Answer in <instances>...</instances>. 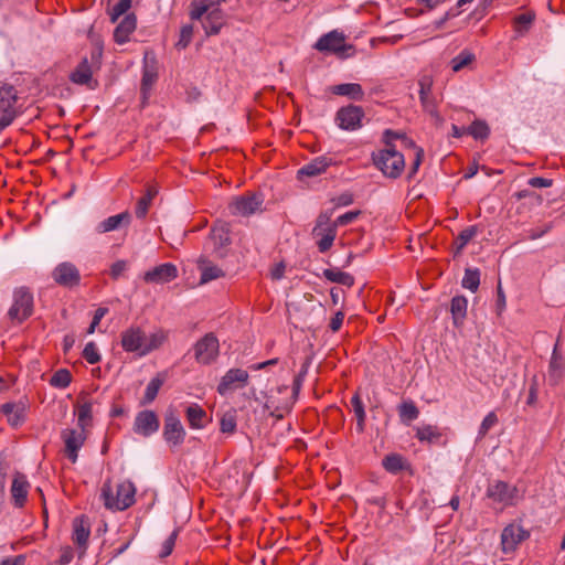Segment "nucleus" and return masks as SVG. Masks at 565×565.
I'll use <instances>...</instances> for the list:
<instances>
[{"mask_svg": "<svg viewBox=\"0 0 565 565\" xmlns=\"http://www.w3.org/2000/svg\"><path fill=\"white\" fill-rule=\"evenodd\" d=\"M331 92L338 96H347L353 100H362L364 98V90L358 83L338 84L331 87Z\"/></svg>", "mask_w": 565, "mask_h": 565, "instance_id": "obj_34", "label": "nucleus"}, {"mask_svg": "<svg viewBox=\"0 0 565 565\" xmlns=\"http://www.w3.org/2000/svg\"><path fill=\"white\" fill-rule=\"evenodd\" d=\"M365 113L361 106L350 104L338 109L334 121L342 130L353 131L362 127Z\"/></svg>", "mask_w": 565, "mask_h": 565, "instance_id": "obj_10", "label": "nucleus"}, {"mask_svg": "<svg viewBox=\"0 0 565 565\" xmlns=\"http://www.w3.org/2000/svg\"><path fill=\"white\" fill-rule=\"evenodd\" d=\"M92 412L93 403L90 401H85L84 403L77 406V420L78 426L82 428V430H84L85 427L90 424Z\"/></svg>", "mask_w": 565, "mask_h": 565, "instance_id": "obj_49", "label": "nucleus"}, {"mask_svg": "<svg viewBox=\"0 0 565 565\" xmlns=\"http://www.w3.org/2000/svg\"><path fill=\"white\" fill-rule=\"evenodd\" d=\"M225 0H216L211 1V3H205L203 0L201 3L193 1L191 3L190 18L191 20H201L203 15L206 13L205 18L202 21V26L207 36L216 35L220 33L221 29L225 24V14L222 9L214 8L210 10L211 6L216 4L220 6L221 2Z\"/></svg>", "mask_w": 565, "mask_h": 565, "instance_id": "obj_1", "label": "nucleus"}, {"mask_svg": "<svg viewBox=\"0 0 565 565\" xmlns=\"http://www.w3.org/2000/svg\"><path fill=\"white\" fill-rule=\"evenodd\" d=\"M351 405L353 407V411H354V414L356 417L358 430L363 431L366 415H365L363 402L358 393L352 396Z\"/></svg>", "mask_w": 565, "mask_h": 565, "instance_id": "obj_47", "label": "nucleus"}, {"mask_svg": "<svg viewBox=\"0 0 565 565\" xmlns=\"http://www.w3.org/2000/svg\"><path fill=\"white\" fill-rule=\"evenodd\" d=\"M397 409L401 422L406 425L417 419L419 416V409L412 399L404 401L403 403H401Z\"/></svg>", "mask_w": 565, "mask_h": 565, "instance_id": "obj_39", "label": "nucleus"}, {"mask_svg": "<svg viewBox=\"0 0 565 565\" xmlns=\"http://www.w3.org/2000/svg\"><path fill=\"white\" fill-rule=\"evenodd\" d=\"M162 436L170 447H179L184 443L186 431L172 408L168 409L164 415Z\"/></svg>", "mask_w": 565, "mask_h": 565, "instance_id": "obj_7", "label": "nucleus"}, {"mask_svg": "<svg viewBox=\"0 0 565 565\" xmlns=\"http://www.w3.org/2000/svg\"><path fill=\"white\" fill-rule=\"evenodd\" d=\"M476 61V55L469 50H462L458 55H456L451 61V70L457 73L468 67Z\"/></svg>", "mask_w": 565, "mask_h": 565, "instance_id": "obj_42", "label": "nucleus"}, {"mask_svg": "<svg viewBox=\"0 0 565 565\" xmlns=\"http://www.w3.org/2000/svg\"><path fill=\"white\" fill-rule=\"evenodd\" d=\"M28 407L26 397H22L18 402H7L2 404V415L6 416L7 423L15 429L24 424Z\"/></svg>", "mask_w": 565, "mask_h": 565, "instance_id": "obj_19", "label": "nucleus"}, {"mask_svg": "<svg viewBox=\"0 0 565 565\" xmlns=\"http://www.w3.org/2000/svg\"><path fill=\"white\" fill-rule=\"evenodd\" d=\"M166 379L167 375L163 372L158 373L153 379H151L146 387L145 394L140 401V405H149L156 399L158 392L163 385Z\"/></svg>", "mask_w": 565, "mask_h": 565, "instance_id": "obj_37", "label": "nucleus"}, {"mask_svg": "<svg viewBox=\"0 0 565 565\" xmlns=\"http://www.w3.org/2000/svg\"><path fill=\"white\" fill-rule=\"evenodd\" d=\"M90 535V524L84 515L75 518L73 521L72 540L77 546L79 556H83L87 550L88 539Z\"/></svg>", "mask_w": 565, "mask_h": 565, "instance_id": "obj_22", "label": "nucleus"}, {"mask_svg": "<svg viewBox=\"0 0 565 565\" xmlns=\"http://www.w3.org/2000/svg\"><path fill=\"white\" fill-rule=\"evenodd\" d=\"M316 50L323 53H333L343 56L347 50L353 46L345 44V36L342 32L337 30L323 34L313 45Z\"/></svg>", "mask_w": 565, "mask_h": 565, "instance_id": "obj_13", "label": "nucleus"}, {"mask_svg": "<svg viewBox=\"0 0 565 565\" xmlns=\"http://www.w3.org/2000/svg\"><path fill=\"white\" fill-rule=\"evenodd\" d=\"M499 419L494 412H490L483 418L478 430V439H483L489 430L498 424Z\"/></svg>", "mask_w": 565, "mask_h": 565, "instance_id": "obj_53", "label": "nucleus"}, {"mask_svg": "<svg viewBox=\"0 0 565 565\" xmlns=\"http://www.w3.org/2000/svg\"><path fill=\"white\" fill-rule=\"evenodd\" d=\"M194 358L198 363L209 365L213 363L220 353L218 339L213 332L206 333L194 344Z\"/></svg>", "mask_w": 565, "mask_h": 565, "instance_id": "obj_9", "label": "nucleus"}, {"mask_svg": "<svg viewBox=\"0 0 565 565\" xmlns=\"http://www.w3.org/2000/svg\"><path fill=\"white\" fill-rule=\"evenodd\" d=\"M433 77L430 75H422L418 79L419 100L425 111L430 115L437 114V103L433 95Z\"/></svg>", "mask_w": 565, "mask_h": 565, "instance_id": "obj_24", "label": "nucleus"}, {"mask_svg": "<svg viewBox=\"0 0 565 565\" xmlns=\"http://www.w3.org/2000/svg\"><path fill=\"white\" fill-rule=\"evenodd\" d=\"M193 36V25L185 24L181 28L180 39L177 42V47L180 50H184L191 43Z\"/></svg>", "mask_w": 565, "mask_h": 565, "instance_id": "obj_55", "label": "nucleus"}, {"mask_svg": "<svg viewBox=\"0 0 565 565\" xmlns=\"http://www.w3.org/2000/svg\"><path fill=\"white\" fill-rule=\"evenodd\" d=\"M415 149V158L409 167V170L407 172L406 179L408 182L413 181L415 179V175L418 172V169L424 160V149L422 147H413Z\"/></svg>", "mask_w": 565, "mask_h": 565, "instance_id": "obj_52", "label": "nucleus"}, {"mask_svg": "<svg viewBox=\"0 0 565 565\" xmlns=\"http://www.w3.org/2000/svg\"><path fill=\"white\" fill-rule=\"evenodd\" d=\"M231 243L230 228L226 224L218 223L211 228L206 245L213 255L218 258L225 257Z\"/></svg>", "mask_w": 565, "mask_h": 565, "instance_id": "obj_12", "label": "nucleus"}, {"mask_svg": "<svg viewBox=\"0 0 565 565\" xmlns=\"http://www.w3.org/2000/svg\"><path fill=\"white\" fill-rule=\"evenodd\" d=\"M33 294L28 287H19L13 291V302L8 310L9 319L14 323H22L33 313Z\"/></svg>", "mask_w": 565, "mask_h": 565, "instance_id": "obj_5", "label": "nucleus"}, {"mask_svg": "<svg viewBox=\"0 0 565 565\" xmlns=\"http://www.w3.org/2000/svg\"><path fill=\"white\" fill-rule=\"evenodd\" d=\"M416 438L419 441H427L429 444L438 443L441 438V433L437 426L423 425L416 428Z\"/></svg>", "mask_w": 565, "mask_h": 565, "instance_id": "obj_41", "label": "nucleus"}, {"mask_svg": "<svg viewBox=\"0 0 565 565\" xmlns=\"http://www.w3.org/2000/svg\"><path fill=\"white\" fill-rule=\"evenodd\" d=\"M374 166L390 179H397L405 169L404 154L396 147H388L372 153Z\"/></svg>", "mask_w": 565, "mask_h": 565, "instance_id": "obj_2", "label": "nucleus"}, {"mask_svg": "<svg viewBox=\"0 0 565 565\" xmlns=\"http://www.w3.org/2000/svg\"><path fill=\"white\" fill-rule=\"evenodd\" d=\"M52 278L57 285L66 288H73L81 284L79 270L70 262L58 264L52 271Z\"/></svg>", "mask_w": 565, "mask_h": 565, "instance_id": "obj_18", "label": "nucleus"}, {"mask_svg": "<svg viewBox=\"0 0 565 565\" xmlns=\"http://www.w3.org/2000/svg\"><path fill=\"white\" fill-rule=\"evenodd\" d=\"M74 557V551L71 546H63L60 551V557L57 563L60 565H67L72 562Z\"/></svg>", "mask_w": 565, "mask_h": 565, "instance_id": "obj_64", "label": "nucleus"}, {"mask_svg": "<svg viewBox=\"0 0 565 565\" xmlns=\"http://www.w3.org/2000/svg\"><path fill=\"white\" fill-rule=\"evenodd\" d=\"M136 488L132 482L124 481L117 486L116 495L113 494L111 487L105 483L102 488V498L107 509L113 511H124L135 503Z\"/></svg>", "mask_w": 565, "mask_h": 565, "instance_id": "obj_3", "label": "nucleus"}, {"mask_svg": "<svg viewBox=\"0 0 565 565\" xmlns=\"http://www.w3.org/2000/svg\"><path fill=\"white\" fill-rule=\"evenodd\" d=\"M63 439L65 444L66 457L72 462H75L78 457V450L82 448L85 441V436L83 431H77L75 429H66L63 431Z\"/></svg>", "mask_w": 565, "mask_h": 565, "instance_id": "obj_27", "label": "nucleus"}, {"mask_svg": "<svg viewBox=\"0 0 565 565\" xmlns=\"http://www.w3.org/2000/svg\"><path fill=\"white\" fill-rule=\"evenodd\" d=\"M158 194V188L154 184H148L145 194L137 201L135 214L137 218L143 220L152 204V200Z\"/></svg>", "mask_w": 565, "mask_h": 565, "instance_id": "obj_31", "label": "nucleus"}, {"mask_svg": "<svg viewBox=\"0 0 565 565\" xmlns=\"http://www.w3.org/2000/svg\"><path fill=\"white\" fill-rule=\"evenodd\" d=\"M478 234V226L471 225L462 230L454 241L455 255L461 254L467 244Z\"/></svg>", "mask_w": 565, "mask_h": 565, "instance_id": "obj_40", "label": "nucleus"}, {"mask_svg": "<svg viewBox=\"0 0 565 565\" xmlns=\"http://www.w3.org/2000/svg\"><path fill=\"white\" fill-rule=\"evenodd\" d=\"M237 415L235 409H230L223 414L220 420V430L223 434L232 435L236 431Z\"/></svg>", "mask_w": 565, "mask_h": 565, "instance_id": "obj_43", "label": "nucleus"}, {"mask_svg": "<svg viewBox=\"0 0 565 565\" xmlns=\"http://www.w3.org/2000/svg\"><path fill=\"white\" fill-rule=\"evenodd\" d=\"M137 19L134 13L126 14L120 23L116 26L114 39L117 43L122 44L128 41L130 34L136 30Z\"/></svg>", "mask_w": 565, "mask_h": 565, "instance_id": "obj_30", "label": "nucleus"}, {"mask_svg": "<svg viewBox=\"0 0 565 565\" xmlns=\"http://www.w3.org/2000/svg\"><path fill=\"white\" fill-rule=\"evenodd\" d=\"M334 209L321 211L312 228V236L318 238L317 246L320 253L328 252L337 237L338 226L331 221Z\"/></svg>", "mask_w": 565, "mask_h": 565, "instance_id": "obj_4", "label": "nucleus"}, {"mask_svg": "<svg viewBox=\"0 0 565 565\" xmlns=\"http://www.w3.org/2000/svg\"><path fill=\"white\" fill-rule=\"evenodd\" d=\"M120 338V344L124 351L142 356L141 352H143L146 348V332L140 327H130L124 330Z\"/></svg>", "mask_w": 565, "mask_h": 565, "instance_id": "obj_17", "label": "nucleus"}, {"mask_svg": "<svg viewBox=\"0 0 565 565\" xmlns=\"http://www.w3.org/2000/svg\"><path fill=\"white\" fill-rule=\"evenodd\" d=\"M360 214H361L360 210L349 211V212L340 215L339 217H337L334 220V223L338 227L347 226V225L353 223L359 217Z\"/></svg>", "mask_w": 565, "mask_h": 565, "instance_id": "obj_59", "label": "nucleus"}, {"mask_svg": "<svg viewBox=\"0 0 565 565\" xmlns=\"http://www.w3.org/2000/svg\"><path fill=\"white\" fill-rule=\"evenodd\" d=\"M163 342V335L159 333H152L150 337L146 335V348L141 355H147L150 352L157 350Z\"/></svg>", "mask_w": 565, "mask_h": 565, "instance_id": "obj_57", "label": "nucleus"}, {"mask_svg": "<svg viewBox=\"0 0 565 565\" xmlns=\"http://www.w3.org/2000/svg\"><path fill=\"white\" fill-rule=\"evenodd\" d=\"M331 164V159L327 158L324 156L317 157L307 164H305L301 169H299L298 174L299 175H306V177H317L321 173L326 172L328 167Z\"/></svg>", "mask_w": 565, "mask_h": 565, "instance_id": "obj_32", "label": "nucleus"}, {"mask_svg": "<svg viewBox=\"0 0 565 565\" xmlns=\"http://www.w3.org/2000/svg\"><path fill=\"white\" fill-rule=\"evenodd\" d=\"M178 277V269L172 263H164L153 267L143 275V280L148 284H166Z\"/></svg>", "mask_w": 565, "mask_h": 565, "instance_id": "obj_23", "label": "nucleus"}, {"mask_svg": "<svg viewBox=\"0 0 565 565\" xmlns=\"http://www.w3.org/2000/svg\"><path fill=\"white\" fill-rule=\"evenodd\" d=\"M558 347H559V339H557V341L553 348V352L551 355V360L548 363V370H547L548 382L553 386L559 384V382L563 379L564 372H565V359L562 355V353L559 352Z\"/></svg>", "mask_w": 565, "mask_h": 565, "instance_id": "obj_25", "label": "nucleus"}, {"mask_svg": "<svg viewBox=\"0 0 565 565\" xmlns=\"http://www.w3.org/2000/svg\"><path fill=\"white\" fill-rule=\"evenodd\" d=\"M178 535H179V529H175L170 535L169 537L163 542L162 544V548L159 553V556L161 558H164L167 556H169L173 548H174V545H175V541L178 539Z\"/></svg>", "mask_w": 565, "mask_h": 565, "instance_id": "obj_58", "label": "nucleus"}, {"mask_svg": "<svg viewBox=\"0 0 565 565\" xmlns=\"http://www.w3.org/2000/svg\"><path fill=\"white\" fill-rule=\"evenodd\" d=\"M263 203V194L246 193L234 198L228 204V210L234 216H250L262 209Z\"/></svg>", "mask_w": 565, "mask_h": 565, "instance_id": "obj_8", "label": "nucleus"}, {"mask_svg": "<svg viewBox=\"0 0 565 565\" xmlns=\"http://www.w3.org/2000/svg\"><path fill=\"white\" fill-rule=\"evenodd\" d=\"M128 263L126 260H117L115 262L109 270V275L113 279H118L122 273L127 269Z\"/></svg>", "mask_w": 565, "mask_h": 565, "instance_id": "obj_63", "label": "nucleus"}, {"mask_svg": "<svg viewBox=\"0 0 565 565\" xmlns=\"http://www.w3.org/2000/svg\"><path fill=\"white\" fill-rule=\"evenodd\" d=\"M468 300L465 296H455L450 302V312L456 327L462 326L467 316Z\"/></svg>", "mask_w": 565, "mask_h": 565, "instance_id": "obj_36", "label": "nucleus"}, {"mask_svg": "<svg viewBox=\"0 0 565 565\" xmlns=\"http://www.w3.org/2000/svg\"><path fill=\"white\" fill-rule=\"evenodd\" d=\"M130 8L131 0H119V2L113 7L109 13L110 21L116 22L121 15L126 14Z\"/></svg>", "mask_w": 565, "mask_h": 565, "instance_id": "obj_54", "label": "nucleus"}, {"mask_svg": "<svg viewBox=\"0 0 565 565\" xmlns=\"http://www.w3.org/2000/svg\"><path fill=\"white\" fill-rule=\"evenodd\" d=\"M518 492L515 486H511L505 481L495 480L488 486L486 494L494 503L502 504L503 507H512L516 503Z\"/></svg>", "mask_w": 565, "mask_h": 565, "instance_id": "obj_11", "label": "nucleus"}, {"mask_svg": "<svg viewBox=\"0 0 565 565\" xmlns=\"http://www.w3.org/2000/svg\"><path fill=\"white\" fill-rule=\"evenodd\" d=\"M467 135L472 136L475 139L484 140L490 135V128L484 120L476 119L467 127Z\"/></svg>", "mask_w": 565, "mask_h": 565, "instance_id": "obj_44", "label": "nucleus"}, {"mask_svg": "<svg viewBox=\"0 0 565 565\" xmlns=\"http://www.w3.org/2000/svg\"><path fill=\"white\" fill-rule=\"evenodd\" d=\"M30 487V482L23 473H14L10 487V501L14 508L21 509L25 505Z\"/></svg>", "mask_w": 565, "mask_h": 565, "instance_id": "obj_21", "label": "nucleus"}, {"mask_svg": "<svg viewBox=\"0 0 565 565\" xmlns=\"http://www.w3.org/2000/svg\"><path fill=\"white\" fill-rule=\"evenodd\" d=\"M72 382V374L67 369L57 370L50 379V385L56 388H66Z\"/></svg>", "mask_w": 565, "mask_h": 565, "instance_id": "obj_50", "label": "nucleus"}, {"mask_svg": "<svg viewBox=\"0 0 565 565\" xmlns=\"http://www.w3.org/2000/svg\"><path fill=\"white\" fill-rule=\"evenodd\" d=\"M396 139H401L406 147L413 148V147L416 146L414 140L407 138L405 134H402V132H398V131H394L392 129L384 130V132H383V142L385 145V148L395 147L393 141L396 140Z\"/></svg>", "mask_w": 565, "mask_h": 565, "instance_id": "obj_46", "label": "nucleus"}, {"mask_svg": "<svg viewBox=\"0 0 565 565\" xmlns=\"http://www.w3.org/2000/svg\"><path fill=\"white\" fill-rule=\"evenodd\" d=\"M331 201L334 204L333 209L335 210V207L351 205L353 203L354 199H353L352 193L344 192V193H341L340 195L333 198Z\"/></svg>", "mask_w": 565, "mask_h": 565, "instance_id": "obj_61", "label": "nucleus"}, {"mask_svg": "<svg viewBox=\"0 0 565 565\" xmlns=\"http://www.w3.org/2000/svg\"><path fill=\"white\" fill-rule=\"evenodd\" d=\"M248 372L243 369H230L221 379L217 385V393L222 396L227 395L238 388H243L248 383Z\"/></svg>", "mask_w": 565, "mask_h": 565, "instance_id": "obj_16", "label": "nucleus"}, {"mask_svg": "<svg viewBox=\"0 0 565 565\" xmlns=\"http://www.w3.org/2000/svg\"><path fill=\"white\" fill-rule=\"evenodd\" d=\"M160 427L158 415L150 409L139 412L134 422V431L142 437H149L157 433Z\"/></svg>", "mask_w": 565, "mask_h": 565, "instance_id": "obj_20", "label": "nucleus"}, {"mask_svg": "<svg viewBox=\"0 0 565 565\" xmlns=\"http://www.w3.org/2000/svg\"><path fill=\"white\" fill-rule=\"evenodd\" d=\"M198 266L201 271L200 277V284H206L214 279L223 277L225 274L224 271L217 267L216 265H213L212 262L209 259L201 257L198 260Z\"/></svg>", "mask_w": 565, "mask_h": 565, "instance_id": "obj_33", "label": "nucleus"}, {"mask_svg": "<svg viewBox=\"0 0 565 565\" xmlns=\"http://www.w3.org/2000/svg\"><path fill=\"white\" fill-rule=\"evenodd\" d=\"M18 99V92L13 86L2 85V129L12 124L18 114L21 113V107L15 106Z\"/></svg>", "mask_w": 565, "mask_h": 565, "instance_id": "obj_15", "label": "nucleus"}, {"mask_svg": "<svg viewBox=\"0 0 565 565\" xmlns=\"http://www.w3.org/2000/svg\"><path fill=\"white\" fill-rule=\"evenodd\" d=\"M461 285L463 288L476 292L480 285V270L478 268H467Z\"/></svg>", "mask_w": 565, "mask_h": 565, "instance_id": "obj_45", "label": "nucleus"}, {"mask_svg": "<svg viewBox=\"0 0 565 565\" xmlns=\"http://www.w3.org/2000/svg\"><path fill=\"white\" fill-rule=\"evenodd\" d=\"M323 277L329 281L337 282L345 287H352L354 285V277L351 274L341 271L337 268L324 269Z\"/></svg>", "mask_w": 565, "mask_h": 565, "instance_id": "obj_38", "label": "nucleus"}, {"mask_svg": "<svg viewBox=\"0 0 565 565\" xmlns=\"http://www.w3.org/2000/svg\"><path fill=\"white\" fill-rule=\"evenodd\" d=\"M108 312V308L99 307L95 310L93 320L87 329V333L92 334L95 332L96 327L100 323V320L106 316Z\"/></svg>", "mask_w": 565, "mask_h": 565, "instance_id": "obj_60", "label": "nucleus"}, {"mask_svg": "<svg viewBox=\"0 0 565 565\" xmlns=\"http://www.w3.org/2000/svg\"><path fill=\"white\" fill-rule=\"evenodd\" d=\"M100 52H92L90 58L88 60L87 57H84L71 73L70 79L74 84L86 85L89 88H95L97 86V82L93 81V74L100 67Z\"/></svg>", "mask_w": 565, "mask_h": 565, "instance_id": "obj_6", "label": "nucleus"}, {"mask_svg": "<svg viewBox=\"0 0 565 565\" xmlns=\"http://www.w3.org/2000/svg\"><path fill=\"white\" fill-rule=\"evenodd\" d=\"M83 358L89 364H96L100 361V354L95 342H88L83 350Z\"/></svg>", "mask_w": 565, "mask_h": 565, "instance_id": "obj_56", "label": "nucleus"}, {"mask_svg": "<svg viewBox=\"0 0 565 565\" xmlns=\"http://www.w3.org/2000/svg\"><path fill=\"white\" fill-rule=\"evenodd\" d=\"M158 79V72L156 63L152 62L149 64L148 62L145 63L143 70H142V78H141V85H140V93L142 97V104L145 105L150 96L151 88L153 84Z\"/></svg>", "mask_w": 565, "mask_h": 565, "instance_id": "obj_28", "label": "nucleus"}, {"mask_svg": "<svg viewBox=\"0 0 565 565\" xmlns=\"http://www.w3.org/2000/svg\"><path fill=\"white\" fill-rule=\"evenodd\" d=\"M551 228H552V225L546 224L543 227L529 230L525 232L526 236L524 237V239H531V241L537 239V238L542 237L543 235H545L546 233H548L551 231Z\"/></svg>", "mask_w": 565, "mask_h": 565, "instance_id": "obj_62", "label": "nucleus"}, {"mask_svg": "<svg viewBox=\"0 0 565 565\" xmlns=\"http://www.w3.org/2000/svg\"><path fill=\"white\" fill-rule=\"evenodd\" d=\"M530 537V532L522 525L510 523L501 533V551L504 554L512 553L518 545Z\"/></svg>", "mask_w": 565, "mask_h": 565, "instance_id": "obj_14", "label": "nucleus"}, {"mask_svg": "<svg viewBox=\"0 0 565 565\" xmlns=\"http://www.w3.org/2000/svg\"><path fill=\"white\" fill-rule=\"evenodd\" d=\"M185 417L192 429H203L210 420L205 409L196 403L186 407Z\"/></svg>", "mask_w": 565, "mask_h": 565, "instance_id": "obj_29", "label": "nucleus"}, {"mask_svg": "<svg viewBox=\"0 0 565 565\" xmlns=\"http://www.w3.org/2000/svg\"><path fill=\"white\" fill-rule=\"evenodd\" d=\"M383 468L393 475H397L403 470H411L409 462L398 454L386 455L382 460Z\"/></svg>", "mask_w": 565, "mask_h": 565, "instance_id": "obj_35", "label": "nucleus"}, {"mask_svg": "<svg viewBox=\"0 0 565 565\" xmlns=\"http://www.w3.org/2000/svg\"><path fill=\"white\" fill-rule=\"evenodd\" d=\"M534 20L535 14L533 12H525L516 15L513 20L515 32H518L519 34L527 32Z\"/></svg>", "mask_w": 565, "mask_h": 565, "instance_id": "obj_51", "label": "nucleus"}, {"mask_svg": "<svg viewBox=\"0 0 565 565\" xmlns=\"http://www.w3.org/2000/svg\"><path fill=\"white\" fill-rule=\"evenodd\" d=\"M311 364V359L310 358H306L305 361L302 362L301 364V367H300V371L298 372V374L295 376L294 379V382H292V396H294V399H296L298 397V394L302 387V384L305 382V379L308 374V370H309V366Z\"/></svg>", "mask_w": 565, "mask_h": 565, "instance_id": "obj_48", "label": "nucleus"}, {"mask_svg": "<svg viewBox=\"0 0 565 565\" xmlns=\"http://www.w3.org/2000/svg\"><path fill=\"white\" fill-rule=\"evenodd\" d=\"M132 216L128 211H124L119 214L111 215L102 222H99L95 231L98 234H105L113 231H118L122 227H128L131 223Z\"/></svg>", "mask_w": 565, "mask_h": 565, "instance_id": "obj_26", "label": "nucleus"}]
</instances>
